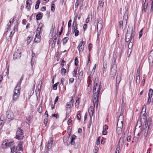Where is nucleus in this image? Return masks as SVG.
<instances>
[{
  "instance_id": "44",
  "label": "nucleus",
  "mask_w": 153,
  "mask_h": 153,
  "mask_svg": "<svg viewBox=\"0 0 153 153\" xmlns=\"http://www.w3.org/2000/svg\"><path fill=\"white\" fill-rule=\"evenodd\" d=\"M32 39V38L30 36L27 37V41L28 44H29Z\"/></svg>"
},
{
  "instance_id": "61",
  "label": "nucleus",
  "mask_w": 153,
  "mask_h": 153,
  "mask_svg": "<svg viewBox=\"0 0 153 153\" xmlns=\"http://www.w3.org/2000/svg\"><path fill=\"white\" fill-rule=\"evenodd\" d=\"M87 28V25L86 24H84L83 26V28L84 30Z\"/></svg>"
},
{
  "instance_id": "3",
  "label": "nucleus",
  "mask_w": 153,
  "mask_h": 153,
  "mask_svg": "<svg viewBox=\"0 0 153 153\" xmlns=\"http://www.w3.org/2000/svg\"><path fill=\"white\" fill-rule=\"evenodd\" d=\"M117 57L116 55L114 56L113 57V64L111 66V78L114 79L117 73V66L116 61Z\"/></svg>"
},
{
  "instance_id": "37",
  "label": "nucleus",
  "mask_w": 153,
  "mask_h": 153,
  "mask_svg": "<svg viewBox=\"0 0 153 153\" xmlns=\"http://www.w3.org/2000/svg\"><path fill=\"white\" fill-rule=\"evenodd\" d=\"M124 139L123 137H121L120 138L119 142L121 143V146H123V145L124 143Z\"/></svg>"
},
{
  "instance_id": "38",
  "label": "nucleus",
  "mask_w": 153,
  "mask_h": 153,
  "mask_svg": "<svg viewBox=\"0 0 153 153\" xmlns=\"http://www.w3.org/2000/svg\"><path fill=\"white\" fill-rule=\"evenodd\" d=\"M73 33H75V36H78L79 35V31L77 30H72Z\"/></svg>"
},
{
  "instance_id": "20",
  "label": "nucleus",
  "mask_w": 153,
  "mask_h": 153,
  "mask_svg": "<svg viewBox=\"0 0 153 153\" xmlns=\"http://www.w3.org/2000/svg\"><path fill=\"white\" fill-rule=\"evenodd\" d=\"M148 6V3H146V0L144 2V1L143 2L142 4V12H146V11L147 8Z\"/></svg>"
},
{
  "instance_id": "47",
  "label": "nucleus",
  "mask_w": 153,
  "mask_h": 153,
  "mask_svg": "<svg viewBox=\"0 0 153 153\" xmlns=\"http://www.w3.org/2000/svg\"><path fill=\"white\" fill-rule=\"evenodd\" d=\"M78 58L77 57H76L75 58V60H74V64L76 66H77L78 65Z\"/></svg>"
},
{
  "instance_id": "36",
  "label": "nucleus",
  "mask_w": 153,
  "mask_h": 153,
  "mask_svg": "<svg viewBox=\"0 0 153 153\" xmlns=\"http://www.w3.org/2000/svg\"><path fill=\"white\" fill-rule=\"evenodd\" d=\"M57 36H58V35L57 34V35L54 36V37H53L54 39L53 41L52 44H53L54 45L56 44V39H57Z\"/></svg>"
},
{
  "instance_id": "18",
  "label": "nucleus",
  "mask_w": 153,
  "mask_h": 153,
  "mask_svg": "<svg viewBox=\"0 0 153 153\" xmlns=\"http://www.w3.org/2000/svg\"><path fill=\"white\" fill-rule=\"evenodd\" d=\"M40 34L39 33V32H37L36 33V37H37V36H38V38H36L35 37L34 41L36 43H38L40 42L41 40V36H40Z\"/></svg>"
},
{
  "instance_id": "28",
  "label": "nucleus",
  "mask_w": 153,
  "mask_h": 153,
  "mask_svg": "<svg viewBox=\"0 0 153 153\" xmlns=\"http://www.w3.org/2000/svg\"><path fill=\"white\" fill-rule=\"evenodd\" d=\"M140 76H137L136 80V83L137 85H139L140 82Z\"/></svg>"
},
{
  "instance_id": "4",
  "label": "nucleus",
  "mask_w": 153,
  "mask_h": 153,
  "mask_svg": "<svg viewBox=\"0 0 153 153\" xmlns=\"http://www.w3.org/2000/svg\"><path fill=\"white\" fill-rule=\"evenodd\" d=\"M22 130L20 128H18L16 132V138L19 140L22 139L24 137Z\"/></svg>"
},
{
  "instance_id": "17",
  "label": "nucleus",
  "mask_w": 153,
  "mask_h": 153,
  "mask_svg": "<svg viewBox=\"0 0 153 153\" xmlns=\"http://www.w3.org/2000/svg\"><path fill=\"white\" fill-rule=\"evenodd\" d=\"M94 107L92 106H91L88 109V113L90 117L91 121L92 117L93 115V111Z\"/></svg>"
},
{
  "instance_id": "13",
  "label": "nucleus",
  "mask_w": 153,
  "mask_h": 153,
  "mask_svg": "<svg viewBox=\"0 0 153 153\" xmlns=\"http://www.w3.org/2000/svg\"><path fill=\"white\" fill-rule=\"evenodd\" d=\"M99 97V96H93V102L94 107H95V104H96V107H98Z\"/></svg>"
},
{
  "instance_id": "52",
  "label": "nucleus",
  "mask_w": 153,
  "mask_h": 153,
  "mask_svg": "<svg viewBox=\"0 0 153 153\" xmlns=\"http://www.w3.org/2000/svg\"><path fill=\"white\" fill-rule=\"evenodd\" d=\"M131 135H129L128 136L127 138V141L128 142H130L131 141Z\"/></svg>"
},
{
  "instance_id": "59",
  "label": "nucleus",
  "mask_w": 153,
  "mask_h": 153,
  "mask_svg": "<svg viewBox=\"0 0 153 153\" xmlns=\"http://www.w3.org/2000/svg\"><path fill=\"white\" fill-rule=\"evenodd\" d=\"M140 71L139 68H138L137 71V76H140Z\"/></svg>"
},
{
  "instance_id": "40",
  "label": "nucleus",
  "mask_w": 153,
  "mask_h": 153,
  "mask_svg": "<svg viewBox=\"0 0 153 153\" xmlns=\"http://www.w3.org/2000/svg\"><path fill=\"white\" fill-rule=\"evenodd\" d=\"M153 94V90L152 88H150L149 91L148 96H152Z\"/></svg>"
},
{
  "instance_id": "41",
  "label": "nucleus",
  "mask_w": 153,
  "mask_h": 153,
  "mask_svg": "<svg viewBox=\"0 0 153 153\" xmlns=\"http://www.w3.org/2000/svg\"><path fill=\"white\" fill-rule=\"evenodd\" d=\"M143 29L142 28L141 30H140V32H139V38L140 39L141 37L142 36L143 34Z\"/></svg>"
},
{
  "instance_id": "60",
  "label": "nucleus",
  "mask_w": 153,
  "mask_h": 153,
  "mask_svg": "<svg viewBox=\"0 0 153 153\" xmlns=\"http://www.w3.org/2000/svg\"><path fill=\"white\" fill-rule=\"evenodd\" d=\"M69 82H71V83H72L74 80V79L73 78H71L70 79H69Z\"/></svg>"
},
{
  "instance_id": "21",
  "label": "nucleus",
  "mask_w": 153,
  "mask_h": 153,
  "mask_svg": "<svg viewBox=\"0 0 153 153\" xmlns=\"http://www.w3.org/2000/svg\"><path fill=\"white\" fill-rule=\"evenodd\" d=\"M124 120V116L122 114H121L119 117L118 122L117 123L123 124V121Z\"/></svg>"
},
{
  "instance_id": "16",
  "label": "nucleus",
  "mask_w": 153,
  "mask_h": 153,
  "mask_svg": "<svg viewBox=\"0 0 153 153\" xmlns=\"http://www.w3.org/2000/svg\"><path fill=\"white\" fill-rule=\"evenodd\" d=\"M21 88L18 86H16L14 91L13 96L19 95H20V90Z\"/></svg>"
},
{
  "instance_id": "15",
  "label": "nucleus",
  "mask_w": 153,
  "mask_h": 153,
  "mask_svg": "<svg viewBox=\"0 0 153 153\" xmlns=\"http://www.w3.org/2000/svg\"><path fill=\"white\" fill-rule=\"evenodd\" d=\"M102 21L101 18H100L98 20L97 28L98 30L100 31L103 27V25H102Z\"/></svg>"
},
{
  "instance_id": "33",
  "label": "nucleus",
  "mask_w": 153,
  "mask_h": 153,
  "mask_svg": "<svg viewBox=\"0 0 153 153\" xmlns=\"http://www.w3.org/2000/svg\"><path fill=\"white\" fill-rule=\"evenodd\" d=\"M41 91V89H39L38 88L37 90H36V96H40V92Z\"/></svg>"
},
{
  "instance_id": "19",
  "label": "nucleus",
  "mask_w": 153,
  "mask_h": 153,
  "mask_svg": "<svg viewBox=\"0 0 153 153\" xmlns=\"http://www.w3.org/2000/svg\"><path fill=\"white\" fill-rule=\"evenodd\" d=\"M32 1L31 0H27L26 2V8L28 10H29L30 8V5L32 4Z\"/></svg>"
},
{
  "instance_id": "63",
  "label": "nucleus",
  "mask_w": 153,
  "mask_h": 153,
  "mask_svg": "<svg viewBox=\"0 0 153 153\" xmlns=\"http://www.w3.org/2000/svg\"><path fill=\"white\" fill-rule=\"evenodd\" d=\"M46 10V7L45 6H43L42 7L41 9V10L42 11H44Z\"/></svg>"
},
{
  "instance_id": "9",
  "label": "nucleus",
  "mask_w": 153,
  "mask_h": 153,
  "mask_svg": "<svg viewBox=\"0 0 153 153\" xmlns=\"http://www.w3.org/2000/svg\"><path fill=\"white\" fill-rule=\"evenodd\" d=\"M123 124L117 123V132L119 134L121 133L122 131V129L123 128Z\"/></svg>"
},
{
  "instance_id": "26",
  "label": "nucleus",
  "mask_w": 153,
  "mask_h": 153,
  "mask_svg": "<svg viewBox=\"0 0 153 153\" xmlns=\"http://www.w3.org/2000/svg\"><path fill=\"white\" fill-rule=\"evenodd\" d=\"M7 142L6 141H4L2 145V147L3 148L5 149L7 148Z\"/></svg>"
},
{
  "instance_id": "49",
  "label": "nucleus",
  "mask_w": 153,
  "mask_h": 153,
  "mask_svg": "<svg viewBox=\"0 0 153 153\" xmlns=\"http://www.w3.org/2000/svg\"><path fill=\"white\" fill-rule=\"evenodd\" d=\"M68 137H64L63 139V142L64 143H67V141L68 140Z\"/></svg>"
},
{
  "instance_id": "39",
  "label": "nucleus",
  "mask_w": 153,
  "mask_h": 153,
  "mask_svg": "<svg viewBox=\"0 0 153 153\" xmlns=\"http://www.w3.org/2000/svg\"><path fill=\"white\" fill-rule=\"evenodd\" d=\"M10 149L11 152L13 153L14 152L17 150V149H16V147H15L14 146H13L12 148H11Z\"/></svg>"
},
{
  "instance_id": "46",
  "label": "nucleus",
  "mask_w": 153,
  "mask_h": 153,
  "mask_svg": "<svg viewBox=\"0 0 153 153\" xmlns=\"http://www.w3.org/2000/svg\"><path fill=\"white\" fill-rule=\"evenodd\" d=\"M145 79H146L145 75H143V80L142 81V82H141V84L143 86L144 85Z\"/></svg>"
},
{
  "instance_id": "58",
  "label": "nucleus",
  "mask_w": 153,
  "mask_h": 153,
  "mask_svg": "<svg viewBox=\"0 0 153 153\" xmlns=\"http://www.w3.org/2000/svg\"><path fill=\"white\" fill-rule=\"evenodd\" d=\"M83 74V72L82 71H80L79 73V77H82Z\"/></svg>"
},
{
  "instance_id": "14",
  "label": "nucleus",
  "mask_w": 153,
  "mask_h": 153,
  "mask_svg": "<svg viewBox=\"0 0 153 153\" xmlns=\"http://www.w3.org/2000/svg\"><path fill=\"white\" fill-rule=\"evenodd\" d=\"M125 20L120 21L119 22V27L120 28H121L123 30H124L126 28Z\"/></svg>"
},
{
  "instance_id": "12",
  "label": "nucleus",
  "mask_w": 153,
  "mask_h": 153,
  "mask_svg": "<svg viewBox=\"0 0 153 153\" xmlns=\"http://www.w3.org/2000/svg\"><path fill=\"white\" fill-rule=\"evenodd\" d=\"M121 80V77L120 74H117L116 78V93L117 92L118 89V86L117 85V83H119Z\"/></svg>"
},
{
  "instance_id": "8",
  "label": "nucleus",
  "mask_w": 153,
  "mask_h": 153,
  "mask_svg": "<svg viewBox=\"0 0 153 153\" xmlns=\"http://www.w3.org/2000/svg\"><path fill=\"white\" fill-rule=\"evenodd\" d=\"M7 117L12 120L14 119V114L13 112L10 111H7L6 112Z\"/></svg>"
},
{
  "instance_id": "27",
  "label": "nucleus",
  "mask_w": 153,
  "mask_h": 153,
  "mask_svg": "<svg viewBox=\"0 0 153 153\" xmlns=\"http://www.w3.org/2000/svg\"><path fill=\"white\" fill-rule=\"evenodd\" d=\"M68 39L69 38L68 37H66L62 39L63 44L64 45L66 44Z\"/></svg>"
},
{
  "instance_id": "34",
  "label": "nucleus",
  "mask_w": 153,
  "mask_h": 153,
  "mask_svg": "<svg viewBox=\"0 0 153 153\" xmlns=\"http://www.w3.org/2000/svg\"><path fill=\"white\" fill-rule=\"evenodd\" d=\"M66 70L64 68H62L61 70V73L62 75H65V74L66 72Z\"/></svg>"
},
{
  "instance_id": "23",
  "label": "nucleus",
  "mask_w": 153,
  "mask_h": 153,
  "mask_svg": "<svg viewBox=\"0 0 153 153\" xmlns=\"http://www.w3.org/2000/svg\"><path fill=\"white\" fill-rule=\"evenodd\" d=\"M43 26V24L41 23H40L38 25V28L36 30V31L37 32H39L40 34L42 28Z\"/></svg>"
},
{
  "instance_id": "24",
  "label": "nucleus",
  "mask_w": 153,
  "mask_h": 153,
  "mask_svg": "<svg viewBox=\"0 0 153 153\" xmlns=\"http://www.w3.org/2000/svg\"><path fill=\"white\" fill-rule=\"evenodd\" d=\"M43 14L41 13H39L37 14L36 16V19L37 20H39L41 19L43 15Z\"/></svg>"
},
{
  "instance_id": "51",
  "label": "nucleus",
  "mask_w": 153,
  "mask_h": 153,
  "mask_svg": "<svg viewBox=\"0 0 153 153\" xmlns=\"http://www.w3.org/2000/svg\"><path fill=\"white\" fill-rule=\"evenodd\" d=\"M100 137H98L97 139V140L96 143V144L97 145H98L100 143Z\"/></svg>"
},
{
  "instance_id": "48",
  "label": "nucleus",
  "mask_w": 153,
  "mask_h": 153,
  "mask_svg": "<svg viewBox=\"0 0 153 153\" xmlns=\"http://www.w3.org/2000/svg\"><path fill=\"white\" fill-rule=\"evenodd\" d=\"M56 55L57 58V61H58L59 59V52H56Z\"/></svg>"
},
{
  "instance_id": "43",
  "label": "nucleus",
  "mask_w": 153,
  "mask_h": 153,
  "mask_svg": "<svg viewBox=\"0 0 153 153\" xmlns=\"http://www.w3.org/2000/svg\"><path fill=\"white\" fill-rule=\"evenodd\" d=\"M16 149H17V151H21L23 150L22 146H20L19 145H18V146L16 147Z\"/></svg>"
},
{
  "instance_id": "29",
  "label": "nucleus",
  "mask_w": 153,
  "mask_h": 153,
  "mask_svg": "<svg viewBox=\"0 0 153 153\" xmlns=\"http://www.w3.org/2000/svg\"><path fill=\"white\" fill-rule=\"evenodd\" d=\"M42 80L41 79L39 82L38 85L37 86V88L41 89L42 86Z\"/></svg>"
},
{
  "instance_id": "11",
  "label": "nucleus",
  "mask_w": 153,
  "mask_h": 153,
  "mask_svg": "<svg viewBox=\"0 0 153 153\" xmlns=\"http://www.w3.org/2000/svg\"><path fill=\"white\" fill-rule=\"evenodd\" d=\"M125 10L126 11L123 17V20H125V25H126L127 24V20L128 18V7H125Z\"/></svg>"
},
{
  "instance_id": "45",
  "label": "nucleus",
  "mask_w": 153,
  "mask_h": 153,
  "mask_svg": "<svg viewBox=\"0 0 153 153\" xmlns=\"http://www.w3.org/2000/svg\"><path fill=\"white\" fill-rule=\"evenodd\" d=\"M100 6L101 7H102L104 5V2L101 1H99L98 2Z\"/></svg>"
},
{
  "instance_id": "57",
  "label": "nucleus",
  "mask_w": 153,
  "mask_h": 153,
  "mask_svg": "<svg viewBox=\"0 0 153 153\" xmlns=\"http://www.w3.org/2000/svg\"><path fill=\"white\" fill-rule=\"evenodd\" d=\"M108 128V126L107 125H105L104 126H103V130H107V129Z\"/></svg>"
},
{
  "instance_id": "55",
  "label": "nucleus",
  "mask_w": 153,
  "mask_h": 153,
  "mask_svg": "<svg viewBox=\"0 0 153 153\" xmlns=\"http://www.w3.org/2000/svg\"><path fill=\"white\" fill-rule=\"evenodd\" d=\"M76 135L73 134L71 136V139L74 140L75 139H76Z\"/></svg>"
},
{
  "instance_id": "31",
  "label": "nucleus",
  "mask_w": 153,
  "mask_h": 153,
  "mask_svg": "<svg viewBox=\"0 0 153 153\" xmlns=\"http://www.w3.org/2000/svg\"><path fill=\"white\" fill-rule=\"evenodd\" d=\"M98 80V78H96L95 79V85L94 87H95L97 88H98V83L97 82V81Z\"/></svg>"
},
{
  "instance_id": "25",
  "label": "nucleus",
  "mask_w": 153,
  "mask_h": 153,
  "mask_svg": "<svg viewBox=\"0 0 153 153\" xmlns=\"http://www.w3.org/2000/svg\"><path fill=\"white\" fill-rule=\"evenodd\" d=\"M40 3V0H37L36 2L35 8L36 9H38L39 7V5Z\"/></svg>"
},
{
  "instance_id": "1",
  "label": "nucleus",
  "mask_w": 153,
  "mask_h": 153,
  "mask_svg": "<svg viewBox=\"0 0 153 153\" xmlns=\"http://www.w3.org/2000/svg\"><path fill=\"white\" fill-rule=\"evenodd\" d=\"M145 124L143 126V128L140 130V132L137 134L138 137H137V139L139 138V136H141V137L144 136L145 138L147 136L149 130L150 128V126L151 124V121L150 120H148L147 121H145Z\"/></svg>"
},
{
  "instance_id": "42",
  "label": "nucleus",
  "mask_w": 153,
  "mask_h": 153,
  "mask_svg": "<svg viewBox=\"0 0 153 153\" xmlns=\"http://www.w3.org/2000/svg\"><path fill=\"white\" fill-rule=\"evenodd\" d=\"M59 84V82L55 83L53 86V89L54 90H56L57 89V86Z\"/></svg>"
},
{
  "instance_id": "54",
  "label": "nucleus",
  "mask_w": 153,
  "mask_h": 153,
  "mask_svg": "<svg viewBox=\"0 0 153 153\" xmlns=\"http://www.w3.org/2000/svg\"><path fill=\"white\" fill-rule=\"evenodd\" d=\"M13 143V142L10 141V142L7 141V146H10Z\"/></svg>"
},
{
  "instance_id": "64",
  "label": "nucleus",
  "mask_w": 153,
  "mask_h": 153,
  "mask_svg": "<svg viewBox=\"0 0 153 153\" xmlns=\"http://www.w3.org/2000/svg\"><path fill=\"white\" fill-rule=\"evenodd\" d=\"M72 122V121L71 119H69L67 122L68 124V125H70V124Z\"/></svg>"
},
{
  "instance_id": "5",
  "label": "nucleus",
  "mask_w": 153,
  "mask_h": 153,
  "mask_svg": "<svg viewBox=\"0 0 153 153\" xmlns=\"http://www.w3.org/2000/svg\"><path fill=\"white\" fill-rule=\"evenodd\" d=\"M53 140V139L52 137H49V140L48 141L47 144L46 145L45 147L47 151L50 150L52 149ZM46 152L47 153L48 151H47Z\"/></svg>"
},
{
  "instance_id": "10",
  "label": "nucleus",
  "mask_w": 153,
  "mask_h": 153,
  "mask_svg": "<svg viewBox=\"0 0 153 153\" xmlns=\"http://www.w3.org/2000/svg\"><path fill=\"white\" fill-rule=\"evenodd\" d=\"M85 42V41H82L80 42L79 45L77 47V48L80 52L81 51H83L84 48V45Z\"/></svg>"
},
{
  "instance_id": "30",
  "label": "nucleus",
  "mask_w": 153,
  "mask_h": 153,
  "mask_svg": "<svg viewBox=\"0 0 153 153\" xmlns=\"http://www.w3.org/2000/svg\"><path fill=\"white\" fill-rule=\"evenodd\" d=\"M78 24H76L74 25V24H73L72 25V30H76L77 29Z\"/></svg>"
},
{
  "instance_id": "22",
  "label": "nucleus",
  "mask_w": 153,
  "mask_h": 153,
  "mask_svg": "<svg viewBox=\"0 0 153 153\" xmlns=\"http://www.w3.org/2000/svg\"><path fill=\"white\" fill-rule=\"evenodd\" d=\"M73 102L74 100L73 99V97H72L70 101L66 105L65 107L67 108V109H68V108H70L71 106L73 105Z\"/></svg>"
},
{
  "instance_id": "7",
  "label": "nucleus",
  "mask_w": 153,
  "mask_h": 153,
  "mask_svg": "<svg viewBox=\"0 0 153 153\" xmlns=\"http://www.w3.org/2000/svg\"><path fill=\"white\" fill-rule=\"evenodd\" d=\"M20 51V50L18 49L14 52L13 55V59L14 60L19 59L21 57V52Z\"/></svg>"
},
{
  "instance_id": "56",
  "label": "nucleus",
  "mask_w": 153,
  "mask_h": 153,
  "mask_svg": "<svg viewBox=\"0 0 153 153\" xmlns=\"http://www.w3.org/2000/svg\"><path fill=\"white\" fill-rule=\"evenodd\" d=\"M107 130H103V131L102 132V134L103 135H106L107 134Z\"/></svg>"
},
{
  "instance_id": "35",
  "label": "nucleus",
  "mask_w": 153,
  "mask_h": 153,
  "mask_svg": "<svg viewBox=\"0 0 153 153\" xmlns=\"http://www.w3.org/2000/svg\"><path fill=\"white\" fill-rule=\"evenodd\" d=\"M51 10L53 12L55 10V4L53 3V2H52L51 5Z\"/></svg>"
},
{
  "instance_id": "53",
  "label": "nucleus",
  "mask_w": 153,
  "mask_h": 153,
  "mask_svg": "<svg viewBox=\"0 0 153 153\" xmlns=\"http://www.w3.org/2000/svg\"><path fill=\"white\" fill-rule=\"evenodd\" d=\"M72 22V21L71 20H69L68 22V27H70L71 28V23Z\"/></svg>"
},
{
  "instance_id": "32",
  "label": "nucleus",
  "mask_w": 153,
  "mask_h": 153,
  "mask_svg": "<svg viewBox=\"0 0 153 153\" xmlns=\"http://www.w3.org/2000/svg\"><path fill=\"white\" fill-rule=\"evenodd\" d=\"M42 104H41L39 105V107L38 108V111L39 113H41L42 111Z\"/></svg>"
},
{
  "instance_id": "2",
  "label": "nucleus",
  "mask_w": 153,
  "mask_h": 153,
  "mask_svg": "<svg viewBox=\"0 0 153 153\" xmlns=\"http://www.w3.org/2000/svg\"><path fill=\"white\" fill-rule=\"evenodd\" d=\"M135 34V32L134 31H133L132 27L128 28L127 32L126 35L125 41L127 42H130L129 45H131L132 46V45Z\"/></svg>"
},
{
  "instance_id": "50",
  "label": "nucleus",
  "mask_w": 153,
  "mask_h": 153,
  "mask_svg": "<svg viewBox=\"0 0 153 153\" xmlns=\"http://www.w3.org/2000/svg\"><path fill=\"white\" fill-rule=\"evenodd\" d=\"M65 80V79L64 78H62L61 80V82L60 83V85H63L64 84V82Z\"/></svg>"
},
{
  "instance_id": "62",
  "label": "nucleus",
  "mask_w": 153,
  "mask_h": 153,
  "mask_svg": "<svg viewBox=\"0 0 153 153\" xmlns=\"http://www.w3.org/2000/svg\"><path fill=\"white\" fill-rule=\"evenodd\" d=\"M22 82L19 81L17 84V85L16 86H18L19 87H20V85L21 84Z\"/></svg>"
},
{
  "instance_id": "6",
  "label": "nucleus",
  "mask_w": 153,
  "mask_h": 153,
  "mask_svg": "<svg viewBox=\"0 0 153 153\" xmlns=\"http://www.w3.org/2000/svg\"><path fill=\"white\" fill-rule=\"evenodd\" d=\"M101 82L100 83V85L98 86V88L94 87L93 89V92L94 94V96H99L100 94V91L101 88Z\"/></svg>"
}]
</instances>
